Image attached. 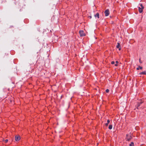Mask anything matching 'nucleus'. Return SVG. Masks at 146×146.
<instances>
[{"mask_svg":"<svg viewBox=\"0 0 146 146\" xmlns=\"http://www.w3.org/2000/svg\"><path fill=\"white\" fill-rule=\"evenodd\" d=\"M104 13L105 14V15L106 16H108L109 15L110 12L109 10L108 9H106L104 12Z\"/></svg>","mask_w":146,"mask_h":146,"instance_id":"f257e3e1","label":"nucleus"},{"mask_svg":"<svg viewBox=\"0 0 146 146\" xmlns=\"http://www.w3.org/2000/svg\"><path fill=\"white\" fill-rule=\"evenodd\" d=\"M79 34L80 35V36H85V34L84 33V31H83L80 30L79 31Z\"/></svg>","mask_w":146,"mask_h":146,"instance_id":"f03ea898","label":"nucleus"},{"mask_svg":"<svg viewBox=\"0 0 146 146\" xmlns=\"http://www.w3.org/2000/svg\"><path fill=\"white\" fill-rule=\"evenodd\" d=\"M15 140L17 141H19L20 139V136L19 135H16L15 137Z\"/></svg>","mask_w":146,"mask_h":146,"instance_id":"7ed1b4c3","label":"nucleus"},{"mask_svg":"<svg viewBox=\"0 0 146 146\" xmlns=\"http://www.w3.org/2000/svg\"><path fill=\"white\" fill-rule=\"evenodd\" d=\"M143 102H141L139 103H138L137 104L136 106V108L137 109H139V107L140 106V105L143 103Z\"/></svg>","mask_w":146,"mask_h":146,"instance_id":"20e7f679","label":"nucleus"},{"mask_svg":"<svg viewBox=\"0 0 146 146\" xmlns=\"http://www.w3.org/2000/svg\"><path fill=\"white\" fill-rule=\"evenodd\" d=\"M140 75H146V71H144L139 73Z\"/></svg>","mask_w":146,"mask_h":146,"instance_id":"39448f33","label":"nucleus"},{"mask_svg":"<svg viewBox=\"0 0 146 146\" xmlns=\"http://www.w3.org/2000/svg\"><path fill=\"white\" fill-rule=\"evenodd\" d=\"M94 17H97L98 18H99V14L98 13H97L96 14L94 15Z\"/></svg>","mask_w":146,"mask_h":146,"instance_id":"423d86ee","label":"nucleus"},{"mask_svg":"<svg viewBox=\"0 0 146 146\" xmlns=\"http://www.w3.org/2000/svg\"><path fill=\"white\" fill-rule=\"evenodd\" d=\"M139 8V11L140 13H141L143 12V9L141 8L140 7H138Z\"/></svg>","mask_w":146,"mask_h":146,"instance_id":"0eeeda50","label":"nucleus"},{"mask_svg":"<svg viewBox=\"0 0 146 146\" xmlns=\"http://www.w3.org/2000/svg\"><path fill=\"white\" fill-rule=\"evenodd\" d=\"M127 141H130L131 139L132 138V137L131 136H130L129 137H128L127 135Z\"/></svg>","mask_w":146,"mask_h":146,"instance_id":"6e6552de","label":"nucleus"},{"mask_svg":"<svg viewBox=\"0 0 146 146\" xmlns=\"http://www.w3.org/2000/svg\"><path fill=\"white\" fill-rule=\"evenodd\" d=\"M117 45L116 46V47L117 48H119L120 47H121V46L120 45V44L119 42L117 43Z\"/></svg>","mask_w":146,"mask_h":146,"instance_id":"1a4fd4ad","label":"nucleus"},{"mask_svg":"<svg viewBox=\"0 0 146 146\" xmlns=\"http://www.w3.org/2000/svg\"><path fill=\"white\" fill-rule=\"evenodd\" d=\"M142 68H143L142 67L140 66H139L137 68V70H139V69L141 70V69H142Z\"/></svg>","mask_w":146,"mask_h":146,"instance_id":"9d476101","label":"nucleus"},{"mask_svg":"<svg viewBox=\"0 0 146 146\" xmlns=\"http://www.w3.org/2000/svg\"><path fill=\"white\" fill-rule=\"evenodd\" d=\"M109 129H112V125H110L109 126Z\"/></svg>","mask_w":146,"mask_h":146,"instance_id":"9b49d317","label":"nucleus"},{"mask_svg":"<svg viewBox=\"0 0 146 146\" xmlns=\"http://www.w3.org/2000/svg\"><path fill=\"white\" fill-rule=\"evenodd\" d=\"M115 63L116 64H115V66H117V64L118 63V62L117 61H116Z\"/></svg>","mask_w":146,"mask_h":146,"instance_id":"f8f14e48","label":"nucleus"},{"mask_svg":"<svg viewBox=\"0 0 146 146\" xmlns=\"http://www.w3.org/2000/svg\"><path fill=\"white\" fill-rule=\"evenodd\" d=\"M134 145V143L133 142H131V143L129 145L130 146H132Z\"/></svg>","mask_w":146,"mask_h":146,"instance_id":"ddd939ff","label":"nucleus"},{"mask_svg":"<svg viewBox=\"0 0 146 146\" xmlns=\"http://www.w3.org/2000/svg\"><path fill=\"white\" fill-rule=\"evenodd\" d=\"M140 6L141 7V8H142L143 9H144V7L143 6L142 4H141Z\"/></svg>","mask_w":146,"mask_h":146,"instance_id":"4468645a","label":"nucleus"},{"mask_svg":"<svg viewBox=\"0 0 146 146\" xmlns=\"http://www.w3.org/2000/svg\"><path fill=\"white\" fill-rule=\"evenodd\" d=\"M109 90L108 89H107L106 90V93H108L109 92Z\"/></svg>","mask_w":146,"mask_h":146,"instance_id":"2eb2a0df","label":"nucleus"},{"mask_svg":"<svg viewBox=\"0 0 146 146\" xmlns=\"http://www.w3.org/2000/svg\"><path fill=\"white\" fill-rule=\"evenodd\" d=\"M114 63H115V62H114V61H112V62H111V64H114Z\"/></svg>","mask_w":146,"mask_h":146,"instance_id":"dca6fc26","label":"nucleus"},{"mask_svg":"<svg viewBox=\"0 0 146 146\" xmlns=\"http://www.w3.org/2000/svg\"><path fill=\"white\" fill-rule=\"evenodd\" d=\"M8 141V139H6L5 140V143H7Z\"/></svg>","mask_w":146,"mask_h":146,"instance_id":"f3484780","label":"nucleus"},{"mask_svg":"<svg viewBox=\"0 0 146 146\" xmlns=\"http://www.w3.org/2000/svg\"><path fill=\"white\" fill-rule=\"evenodd\" d=\"M110 121L109 120H107V123H108L109 124V123H110Z\"/></svg>","mask_w":146,"mask_h":146,"instance_id":"a211bd4d","label":"nucleus"},{"mask_svg":"<svg viewBox=\"0 0 146 146\" xmlns=\"http://www.w3.org/2000/svg\"><path fill=\"white\" fill-rule=\"evenodd\" d=\"M139 62L140 63H142V62H141V59L140 58H139Z\"/></svg>","mask_w":146,"mask_h":146,"instance_id":"6ab92c4d","label":"nucleus"},{"mask_svg":"<svg viewBox=\"0 0 146 146\" xmlns=\"http://www.w3.org/2000/svg\"><path fill=\"white\" fill-rule=\"evenodd\" d=\"M108 123H106L105 125L106 126H108Z\"/></svg>","mask_w":146,"mask_h":146,"instance_id":"aec40b11","label":"nucleus"},{"mask_svg":"<svg viewBox=\"0 0 146 146\" xmlns=\"http://www.w3.org/2000/svg\"><path fill=\"white\" fill-rule=\"evenodd\" d=\"M118 48L119 49V50H121V47H119V48Z\"/></svg>","mask_w":146,"mask_h":146,"instance_id":"412c9836","label":"nucleus"},{"mask_svg":"<svg viewBox=\"0 0 146 146\" xmlns=\"http://www.w3.org/2000/svg\"><path fill=\"white\" fill-rule=\"evenodd\" d=\"M90 18H92V17H91V16H90Z\"/></svg>","mask_w":146,"mask_h":146,"instance_id":"4be33fe9","label":"nucleus"},{"mask_svg":"<svg viewBox=\"0 0 146 146\" xmlns=\"http://www.w3.org/2000/svg\"><path fill=\"white\" fill-rule=\"evenodd\" d=\"M132 146H134L133 145Z\"/></svg>","mask_w":146,"mask_h":146,"instance_id":"5701e85b","label":"nucleus"}]
</instances>
